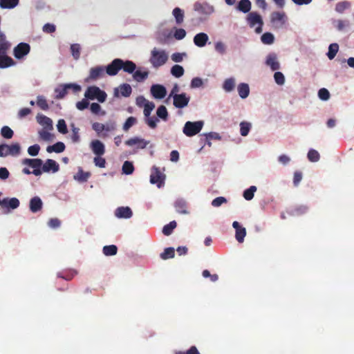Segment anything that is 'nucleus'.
I'll return each mask as SVG.
<instances>
[{"instance_id":"11","label":"nucleus","mask_w":354,"mask_h":354,"mask_svg":"<svg viewBox=\"0 0 354 354\" xmlns=\"http://www.w3.org/2000/svg\"><path fill=\"white\" fill-rule=\"evenodd\" d=\"M105 67L97 66L90 69L87 80H97L104 75Z\"/></svg>"},{"instance_id":"12","label":"nucleus","mask_w":354,"mask_h":354,"mask_svg":"<svg viewBox=\"0 0 354 354\" xmlns=\"http://www.w3.org/2000/svg\"><path fill=\"white\" fill-rule=\"evenodd\" d=\"M59 169V164L53 159H47L45 163H43L41 166L42 173H48L52 171L53 173H55L58 171Z\"/></svg>"},{"instance_id":"40","label":"nucleus","mask_w":354,"mask_h":354,"mask_svg":"<svg viewBox=\"0 0 354 354\" xmlns=\"http://www.w3.org/2000/svg\"><path fill=\"white\" fill-rule=\"evenodd\" d=\"M184 68L182 66L176 64L173 66L171 68V73L173 76L176 77H180L184 74Z\"/></svg>"},{"instance_id":"6","label":"nucleus","mask_w":354,"mask_h":354,"mask_svg":"<svg viewBox=\"0 0 354 354\" xmlns=\"http://www.w3.org/2000/svg\"><path fill=\"white\" fill-rule=\"evenodd\" d=\"M165 175L163 174L158 167L153 166L151 168V173L150 175V183L156 184L158 187H161L164 185Z\"/></svg>"},{"instance_id":"58","label":"nucleus","mask_w":354,"mask_h":354,"mask_svg":"<svg viewBox=\"0 0 354 354\" xmlns=\"http://www.w3.org/2000/svg\"><path fill=\"white\" fill-rule=\"evenodd\" d=\"M57 127L58 131L61 133L66 134L68 132L66 122L63 119H60L58 120Z\"/></svg>"},{"instance_id":"27","label":"nucleus","mask_w":354,"mask_h":354,"mask_svg":"<svg viewBox=\"0 0 354 354\" xmlns=\"http://www.w3.org/2000/svg\"><path fill=\"white\" fill-rule=\"evenodd\" d=\"M16 62L7 54H0V68H6L15 65Z\"/></svg>"},{"instance_id":"37","label":"nucleus","mask_w":354,"mask_h":354,"mask_svg":"<svg viewBox=\"0 0 354 354\" xmlns=\"http://www.w3.org/2000/svg\"><path fill=\"white\" fill-rule=\"evenodd\" d=\"M19 0H0V7L1 8L12 9L16 7Z\"/></svg>"},{"instance_id":"53","label":"nucleus","mask_w":354,"mask_h":354,"mask_svg":"<svg viewBox=\"0 0 354 354\" xmlns=\"http://www.w3.org/2000/svg\"><path fill=\"white\" fill-rule=\"evenodd\" d=\"M37 104L41 109L44 111H46L49 109L48 102L44 96L39 95L37 97Z\"/></svg>"},{"instance_id":"9","label":"nucleus","mask_w":354,"mask_h":354,"mask_svg":"<svg viewBox=\"0 0 354 354\" xmlns=\"http://www.w3.org/2000/svg\"><path fill=\"white\" fill-rule=\"evenodd\" d=\"M190 100V97L187 95L185 93L173 96V104L176 108L183 109L187 106Z\"/></svg>"},{"instance_id":"48","label":"nucleus","mask_w":354,"mask_h":354,"mask_svg":"<svg viewBox=\"0 0 354 354\" xmlns=\"http://www.w3.org/2000/svg\"><path fill=\"white\" fill-rule=\"evenodd\" d=\"M251 129V124L248 122H241L240 123V133L242 136H246Z\"/></svg>"},{"instance_id":"21","label":"nucleus","mask_w":354,"mask_h":354,"mask_svg":"<svg viewBox=\"0 0 354 354\" xmlns=\"http://www.w3.org/2000/svg\"><path fill=\"white\" fill-rule=\"evenodd\" d=\"M43 203L41 199L39 196H34L32 198L30 201V210L33 212L36 213L39 211H40L42 208Z\"/></svg>"},{"instance_id":"20","label":"nucleus","mask_w":354,"mask_h":354,"mask_svg":"<svg viewBox=\"0 0 354 354\" xmlns=\"http://www.w3.org/2000/svg\"><path fill=\"white\" fill-rule=\"evenodd\" d=\"M37 122L41 126L44 127L43 129H46L48 130H53V121L52 120L42 114H38L36 117Z\"/></svg>"},{"instance_id":"36","label":"nucleus","mask_w":354,"mask_h":354,"mask_svg":"<svg viewBox=\"0 0 354 354\" xmlns=\"http://www.w3.org/2000/svg\"><path fill=\"white\" fill-rule=\"evenodd\" d=\"M172 14L175 17L176 22L177 24L180 25L183 22L184 19V12L180 8H175L173 10Z\"/></svg>"},{"instance_id":"13","label":"nucleus","mask_w":354,"mask_h":354,"mask_svg":"<svg viewBox=\"0 0 354 354\" xmlns=\"http://www.w3.org/2000/svg\"><path fill=\"white\" fill-rule=\"evenodd\" d=\"M151 93L156 99H162L167 95V90L161 84H153L151 87Z\"/></svg>"},{"instance_id":"5","label":"nucleus","mask_w":354,"mask_h":354,"mask_svg":"<svg viewBox=\"0 0 354 354\" xmlns=\"http://www.w3.org/2000/svg\"><path fill=\"white\" fill-rule=\"evenodd\" d=\"M22 164L28 165L33 168L32 171V174L36 176H40L42 174L41 166L43 165V160L39 158H25L22 161Z\"/></svg>"},{"instance_id":"52","label":"nucleus","mask_w":354,"mask_h":354,"mask_svg":"<svg viewBox=\"0 0 354 354\" xmlns=\"http://www.w3.org/2000/svg\"><path fill=\"white\" fill-rule=\"evenodd\" d=\"M77 274V272L75 270H70L68 271L66 274H63L62 272L57 273V277L64 279L67 281L71 280L76 274Z\"/></svg>"},{"instance_id":"56","label":"nucleus","mask_w":354,"mask_h":354,"mask_svg":"<svg viewBox=\"0 0 354 354\" xmlns=\"http://www.w3.org/2000/svg\"><path fill=\"white\" fill-rule=\"evenodd\" d=\"M235 86L234 80L232 78L227 79L223 84V88L227 91H232Z\"/></svg>"},{"instance_id":"50","label":"nucleus","mask_w":354,"mask_h":354,"mask_svg":"<svg viewBox=\"0 0 354 354\" xmlns=\"http://www.w3.org/2000/svg\"><path fill=\"white\" fill-rule=\"evenodd\" d=\"M261 39L264 44L270 45L273 44L274 41V37L270 32H265L262 35Z\"/></svg>"},{"instance_id":"18","label":"nucleus","mask_w":354,"mask_h":354,"mask_svg":"<svg viewBox=\"0 0 354 354\" xmlns=\"http://www.w3.org/2000/svg\"><path fill=\"white\" fill-rule=\"evenodd\" d=\"M232 227L235 229V238L239 243H243L244 238L246 235V230L245 227L240 225L238 221H234Z\"/></svg>"},{"instance_id":"2","label":"nucleus","mask_w":354,"mask_h":354,"mask_svg":"<svg viewBox=\"0 0 354 354\" xmlns=\"http://www.w3.org/2000/svg\"><path fill=\"white\" fill-rule=\"evenodd\" d=\"M84 96L89 100H97L102 103L105 102L107 95L105 91L101 90L96 86H88L85 91Z\"/></svg>"},{"instance_id":"7","label":"nucleus","mask_w":354,"mask_h":354,"mask_svg":"<svg viewBox=\"0 0 354 354\" xmlns=\"http://www.w3.org/2000/svg\"><path fill=\"white\" fill-rule=\"evenodd\" d=\"M247 22L250 27H254L256 24H259V26L256 28V32L260 33L262 31V26L263 24L262 18L259 14L256 12H252L247 16Z\"/></svg>"},{"instance_id":"32","label":"nucleus","mask_w":354,"mask_h":354,"mask_svg":"<svg viewBox=\"0 0 354 354\" xmlns=\"http://www.w3.org/2000/svg\"><path fill=\"white\" fill-rule=\"evenodd\" d=\"M50 130L42 129L39 131V136L41 140L44 141H52L55 138L54 134L49 132Z\"/></svg>"},{"instance_id":"35","label":"nucleus","mask_w":354,"mask_h":354,"mask_svg":"<svg viewBox=\"0 0 354 354\" xmlns=\"http://www.w3.org/2000/svg\"><path fill=\"white\" fill-rule=\"evenodd\" d=\"M133 73V79L138 82H143L149 75L148 71H141L140 70L135 71Z\"/></svg>"},{"instance_id":"25","label":"nucleus","mask_w":354,"mask_h":354,"mask_svg":"<svg viewBox=\"0 0 354 354\" xmlns=\"http://www.w3.org/2000/svg\"><path fill=\"white\" fill-rule=\"evenodd\" d=\"M136 68V64L130 60L124 61L120 59V70L122 69L124 72L128 73H133Z\"/></svg>"},{"instance_id":"8","label":"nucleus","mask_w":354,"mask_h":354,"mask_svg":"<svg viewBox=\"0 0 354 354\" xmlns=\"http://www.w3.org/2000/svg\"><path fill=\"white\" fill-rule=\"evenodd\" d=\"M30 51V46L28 44L21 42L17 45L13 50V55L17 59H23Z\"/></svg>"},{"instance_id":"17","label":"nucleus","mask_w":354,"mask_h":354,"mask_svg":"<svg viewBox=\"0 0 354 354\" xmlns=\"http://www.w3.org/2000/svg\"><path fill=\"white\" fill-rule=\"evenodd\" d=\"M140 100H142L144 102L143 113H144L145 116L146 118H148L150 115L151 111L155 108V104L153 102H149L144 97L141 96V97L137 98V104L140 106H141Z\"/></svg>"},{"instance_id":"24","label":"nucleus","mask_w":354,"mask_h":354,"mask_svg":"<svg viewBox=\"0 0 354 354\" xmlns=\"http://www.w3.org/2000/svg\"><path fill=\"white\" fill-rule=\"evenodd\" d=\"M208 39L209 37L206 33L200 32L194 36V43L196 46L202 48L206 45Z\"/></svg>"},{"instance_id":"28","label":"nucleus","mask_w":354,"mask_h":354,"mask_svg":"<svg viewBox=\"0 0 354 354\" xmlns=\"http://www.w3.org/2000/svg\"><path fill=\"white\" fill-rule=\"evenodd\" d=\"M11 44L6 39V35L0 31V54H7Z\"/></svg>"},{"instance_id":"1","label":"nucleus","mask_w":354,"mask_h":354,"mask_svg":"<svg viewBox=\"0 0 354 354\" xmlns=\"http://www.w3.org/2000/svg\"><path fill=\"white\" fill-rule=\"evenodd\" d=\"M169 55L166 50L153 48L151 50L149 62L154 68H158L165 65L168 61Z\"/></svg>"},{"instance_id":"10","label":"nucleus","mask_w":354,"mask_h":354,"mask_svg":"<svg viewBox=\"0 0 354 354\" xmlns=\"http://www.w3.org/2000/svg\"><path fill=\"white\" fill-rule=\"evenodd\" d=\"M149 141L145 140L143 138L139 137L131 138L125 141V145L129 147L136 145L138 149H145Z\"/></svg>"},{"instance_id":"44","label":"nucleus","mask_w":354,"mask_h":354,"mask_svg":"<svg viewBox=\"0 0 354 354\" xmlns=\"http://www.w3.org/2000/svg\"><path fill=\"white\" fill-rule=\"evenodd\" d=\"M175 255V250L174 248L169 247L165 249L164 252L160 254L162 259L166 260L168 259L174 258Z\"/></svg>"},{"instance_id":"51","label":"nucleus","mask_w":354,"mask_h":354,"mask_svg":"<svg viewBox=\"0 0 354 354\" xmlns=\"http://www.w3.org/2000/svg\"><path fill=\"white\" fill-rule=\"evenodd\" d=\"M122 171L127 175L131 174L134 171V167L131 162L125 161L122 165Z\"/></svg>"},{"instance_id":"62","label":"nucleus","mask_w":354,"mask_h":354,"mask_svg":"<svg viewBox=\"0 0 354 354\" xmlns=\"http://www.w3.org/2000/svg\"><path fill=\"white\" fill-rule=\"evenodd\" d=\"M93 162L95 166L100 168H104L106 166V160L102 156H96L93 159Z\"/></svg>"},{"instance_id":"49","label":"nucleus","mask_w":354,"mask_h":354,"mask_svg":"<svg viewBox=\"0 0 354 354\" xmlns=\"http://www.w3.org/2000/svg\"><path fill=\"white\" fill-rule=\"evenodd\" d=\"M80 45L78 44H73L71 46V51L72 56L75 60H77L80 57Z\"/></svg>"},{"instance_id":"59","label":"nucleus","mask_w":354,"mask_h":354,"mask_svg":"<svg viewBox=\"0 0 354 354\" xmlns=\"http://www.w3.org/2000/svg\"><path fill=\"white\" fill-rule=\"evenodd\" d=\"M318 96L321 100L326 101L330 98V93L326 88H322L319 90Z\"/></svg>"},{"instance_id":"15","label":"nucleus","mask_w":354,"mask_h":354,"mask_svg":"<svg viewBox=\"0 0 354 354\" xmlns=\"http://www.w3.org/2000/svg\"><path fill=\"white\" fill-rule=\"evenodd\" d=\"M90 148L95 156H102L105 153L104 145L99 140H94L90 144Z\"/></svg>"},{"instance_id":"46","label":"nucleus","mask_w":354,"mask_h":354,"mask_svg":"<svg viewBox=\"0 0 354 354\" xmlns=\"http://www.w3.org/2000/svg\"><path fill=\"white\" fill-rule=\"evenodd\" d=\"M156 114L158 117L163 120L164 121H167L168 119V112L167 108L164 105H160L157 111Z\"/></svg>"},{"instance_id":"16","label":"nucleus","mask_w":354,"mask_h":354,"mask_svg":"<svg viewBox=\"0 0 354 354\" xmlns=\"http://www.w3.org/2000/svg\"><path fill=\"white\" fill-rule=\"evenodd\" d=\"M19 201L17 198H5L1 201L0 206L8 209H15L19 206Z\"/></svg>"},{"instance_id":"55","label":"nucleus","mask_w":354,"mask_h":354,"mask_svg":"<svg viewBox=\"0 0 354 354\" xmlns=\"http://www.w3.org/2000/svg\"><path fill=\"white\" fill-rule=\"evenodd\" d=\"M1 136L6 138L10 139L13 136V131L8 126H4L1 129Z\"/></svg>"},{"instance_id":"3","label":"nucleus","mask_w":354,"mask_h":354,"mask_svg":"<svg viewBox=\"0 0 354 354\" xmlns=\"http://www.w3.org/2000/svg\"><path fill=\"white\" fill-rule=\"evenodd\" d=\"M203 121L190 122L188 121L185 124L183 127V133L188 137H192L198 133L203 127Z\"/></svg>"},{"instance_id":"57","label":"nucleus","mask_w":354,"mask_h":354,"mask_svg":"<svg viewBox=\"0 0 354 354\" xmlns=\"http://www.w3.org/2000/svg\"><path fill=\"white\" fill-rule=\"evenodd\" d=\"M137 122V120L134 117H129L125 121L123 125V130L127 131L133 125H134Z\"/></svg>"},{"instance_id":"26","label":"nucleus","mask_w":354,"mask_h":354,"mask_svg":"<svg viewBox=\"0 0 354 354\" xmlns=\"http://www.w3.org/2000/svg\"><path fill=\"white\" fill-rule=\"evenodd\" d=\"M194 9L201 13L206 15H209L214 12L213 6L207 3H196L194 4Z\"/></svg>"},{"instance_id":"60","label":"nucleus","mask_w":354,"mask_h":354,"mask_svg":"<svg viewBox=\"0 0 354 354\" xmlns=\"http://www.w3.org/2000/svg\"><path fill=\"white\" fill-rule=\"evenodd\" d=\"M274 78L275 82L279 85H283L285 82V77L281 72H275Z\"/></svg>"},{"instance_id":"29","label":"nucleus","mask_w":354,"mask_h":354,"mask_svg":"<svg viewBox=\"0 0 354 354\" xmlns=\"http://www.w3.org/2000/svg\"><path fill=\"white\" fill-rule=\"evenodd\" d=\"M252 4L250 0H241L237 6L236 10L243 13H248L251 10Z\"/></svg>"},{"instance_id":"14","label":"nucleus","mask_w":354,"mask_h":354,"mask_svg":"<svg viewBox=\"0 0 354 354\" xmlns=\"http://www.w3.org/2000/svg\"><path fill=\"white\" fill-rule=\"evenodd\" d=\"M120 70V59L116 58L113 59L111 64L105 67V71L107 75L114 76L118 74Z\"/></svg>"},{"instance_id":"33","label":"nucleus","mask_w":354,"mask_h":354,"mask_svg":"<svg viewBox=\"0 0 354 354\" xmlns=\"http://www.w3.org/2000/svg\"><path fill=\"white\" fill-rule=\"evenodd\" d=\"M90 176V172H85L82 168H79L77 173L74 176V178L79 182H86Z\"/></svg>"},{"instance_id":"23","label":"nucleus","mask_w":354,"mask_h":354,"mask_svg":"<svg viewBox=\"0 0 354 354\" xmlns=\"http://www.w3.org/2000/svg\"><path fill=\"white\" fill-rule=\"evenodd\" d=\"M266 64L270 67L272 71H277L280 68V64L274 53H270L268 55Z\"/></svg>"},{"instance_id":"47","label":"nucleus","mask_w":354,"mask_h":354,"mask_svg":"<svg viewBox=\"0 0 354 354\" xmlns=\"http://www.w3.org/2000/svg\"><path fill=\"white\" fill-rule=\"evenodd\" d=\"M257 191L256 186H250L248 189H245L243 192V197L247 201H250L253 198L254 192Z\"/></svg>"},{"instance_id":"64","label":"nucleus","mask_w":354,"mask_h":354,"mask_svg":"<svg viewBox=\"0 0 354 354\" xmlns=\"http://www.w3.org/2000/svg\"><path fill=\"white\" fill-rule=\"evenodd\" d=\"M175 354H201V353L195 346H192L186 351H177L175 353Z\"/></svg>"},{"instance_id":"61","label":"nucleus","mask_w":354,"mask_h":354,"mask_svg":"<svg viewBox=\"0 0 354 354\" xmlns=\"http://www.w3.org/2000/svg\"><path fill=\"white\" fill-rule=\"evenodd\" d=\"M40 150V147L39 145L35 144L34 145L30 146L28 148V153L31 156H36L38 155Z\"/></svg>"},{"instance_id":"42","label":"nucleus","mask_w":354,"mask_h":354,"mask_svg":"<svg viewBox=\"0 0 354 354\" xmlns=\"http://www.w3.org/2000/svg\"><path fill=\"white\" fill-rule=\"evenodd\" d=\"M339 50V45L336 43L331 44L328 47L327 56L329 59H333Z\"/></svg>"},{"instance_id":"22","label":"nucleus","mask_w":354,"mask_h":354,"mask_svg":"<svg viewBox=\"0 0 354 354\" xmlns=\"http://www.w3.org/2000/svg\"><path fill=\"white\" fill-rule=\"evenodd\" d=\"M115 215L118 218H129L132 216L133 212L129 207H120L116 209Z\"/></svg>"},{"instance_id":"38","label":"nucleus","mask_w":354,"mask_h":354,"mask_svg":"<svg viewBox=\"0 0 354 354\" xmlns=\"http://www.w3.org/2000/svg\"><path fill=\"white\" fill-rule=\"evenodd\" d=\"M118 89L120 95L125 97H129L132 92V88L128 84H123L120 85Z\"/></svg>"},{"instance_id":"41","label":"nucleus","mask_w":354,"mask_h":354,"mask_svg":"<svg viewBox=\"0 0 354 354\" xmlns=\"http://www.w3.org/2000/svg\"><path fill=\"white\" fill-rule=\"evenodd\" d=\"M350 7V2L347 1H343L336 4L335 11L338 13H343L346 10L348 9Z\"/></svg>"},{"instance_id":"39","label":"nucleus","mask_w":354,"mask_h":354,"mask_svg":"<svg viewBox=\"0 0 354 354\" xmlns=\"http://www.w3.org/2000/svg\"><path fill=\"white\" fill-rule=\"evenodd\" d=\"M102 251L105 256H113L117 254L118 248L115 245H105Z\"/></svg>"},{"instance_id":"43","label":"nucleus","mask_w":354,"mask_h":354,"mask_svg":"<svg viewBox=\"0 0 354 354\" xmlns=\"http://www.w3.org/2000/svg\"><path fill=\"white\" fill-rule=\"evenodd\" d=\"M286 17L284 12H274L271 15V21L272 23L281 22L284 23V17Z\"/></svg>"},{"instance_id":"34","label":"nucleus","mask_w":354,"mask_h":354,"mask_svg":"<svg viewBox=\"0 0 354 354\" xmlns=\"http://www.w3.org/2000/svg\"><path fill=\"white\" fill-rule=\"evenodd\" d=\"M238 92L239 96L244 99L246 98L250 93V88L248 84L245 83H241L238 86Z\"/></svg>"},{"instance_id":"45","label":"nucleus","mask_w":354,"mask_h":354,"mask_svg":"<svg viewBox=\"0 0 354 354\" xmlns=\"http://www.w3.org/2000/svg\"><path fill=\"white\" fill-rule=\"evenodd\" d=\"M176 222L175 221H171L169 224L165 225L162 228V233L166 235H170L173 230L176 227Z\"/></svg>"},{"instance_id":"31","label":"nucleus","mask_w":354,"mask_h":354,"mask_svg":"<svg viewBox=\"0 0 354 354\" xmlns=\"http://www.w3.org/2000/svg\"><path fill=\"white\" fill-rule=\"evenodd\" d=\"M68 87H67V84L64 85H60L57 88L55 89V93H56L55 98L56 99H62L64 98L66 94L68 93Z\"/></svg>"},{"instance_id":"63","label":"nucleus","mask_w":354,"mask_h":354,"mask_svg":"<svg viewBox=\"0 0 354 354\" xmlns=\"http://www.w3.org/2000/svg\"><path fill=\"white\" fill-rule=\"evenodd\" d=\"M308 207L306 205H299L294 209V214L299 216L306 214L308 212Z\"/></svg>"},{"instance_id":"54","label":"nucleus","mask_w":354,"mask_h":354,"mask_svg":"<svg viewBox=\"0 0 354 354\" xmlns=\"http://www.w3.org/2000/svg\"><path fill=\"white\" fill-rule=\"evenodd\" d=\"M307 156H308V159L310 162H317L320 158L319 152L313 149L309 150Z\"/></svg>"},{"instance_id":"19","label":"nucleus","mask_w":354,"mask_h":354,"mask_svg":"<svg viewBox=\"0 0 354 354\" xmlns=\"http://www.w3.org/2000/svg\"><path fill=\"white\" fill-rule=\"evenodd\" d=\"M176 211L179 214H189L187 203L183 198H178L174 204Z\"/></svg>"},{"instance_id":"4","label":"nucleus","mask_w":354,"mask_h":354,"mask_svg":"<svg viewBox=\"0 0 354 354\" xmlns=\"http://www.w3.org/2000/svg\"><path fill=\"white\" fill-rule=\"evenodd\" d=\"M21 147L19 144L15 143L10 145H0V157H6L9 155L17 156L20 153Z\"/></svg>"},{"instance_id":"30","label":"nucleus","mask_w":354,"mask_h":354,"mask_svg":"<svg viewBox=\"0 0 354 354\" xmlns=\"http://www.w3.org/2000/svg\"><path fill=\"white\" fill-rule=\"evenodd\" d=\"M65 149V145L62 142H57L53 145L48 146L46 151L48 153H61Z\"/></svg>"}]
</instances>
